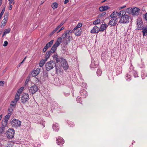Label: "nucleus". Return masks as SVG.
Here are the masks:
<instances>
[{"mask_svg": "<svg viewBox=\"0 0 147 147\" xmlns=\"http://www.w3.org/2000/svg\"><path fill=\"white\" fill-rule=\"evenodd\" d=\"M73 31L67 30L65 31L64 33L62 35L61 37L63 39L64 43L67 45L70 42V36L68 35L70 33H71Z\"/></svg>", "mask_w": 147, "mask_h": 147, "instance_id": "nucleus-1", "label": "nucleus"}, {"mask_svg": "<svg viewBox=\"0 0 147 147\" xmlns=\"http://www.w3.org/2000/svg\"><path fill=\"white\" fill-rule=\"evenodd\" d=\"M119 21L118 23L121 24H126L128 23L131 20V17L128 15H125L121 17H119Z\"/></svg>", "mask_w": 147, "mask_h": 147, "instance_id": "nucleus-2", "label": "nucleus"}, {"mask_svg": "<svg viewBox=\"0 0 147 147\" xmlns=\"http://www.w3.org/2000/svg\"><path fill=\"white\" fill-rule=\"evenodd\" d=\"M55 63L53 61H51L47 62L45 65L46 70L49 71L52 69L55 66Z\"/></svg>", "mask_w": 147, "mask_h": 147, "instance_id": "nucleus-3", "label": "nucleus"}, {"mask_svg": "<svg viewBox=\"0 0 147 147\" xmlns=\"http://www.w3.org/2000/svg\"><path fill=\"white\" fill-rule=\"evenodd\" d=\"M62 37H59L57 39L56 42L54 44L52 47L51 48V50L53 52H55L58 46H59L60 43L62 42Z\"/></svg>", "mask_w": 147, "mask_h": 147, "instance_id": "nucleus-4", "label": "nucleus"}, {"mask_svg": "<svg viewBox=\"0 0 147 147\" xmlns=\"http://www.w3.org/2000/svg\"><path fill=\"white\" fill-rule=\"evenodd\" d=\"M137 28L136 30H141L143 27H144L142 20L141 18H138L137 21Z\"/></svg>", "mask_w": 147, "mask_h": 147, "instance_id": "nucleus-5", "label": "nucleus"}, {"mask_svg": "<svg viewBox=\"0 0 147 147\" xmlns=\"http://www.w3.org/2000/svg\"><path fill=\"white\" fill-rule=\"evenodd\" d=\"M30 99L29 95L28 93H24L22 94L21 98V101L23 104H25Z\"/></svg>", "mask_w": 147, "mask_h": 147, "instance_id": "nucleus-6", "label": "nucleus"}, {"mask_svg": "<svg viewBox=\"0 0 147 147\" xmlns=\"http://www.w3.org/2000/svg\"><path fill=\"white\" fill-rule=\"evenodd\" d=\"M15 131L13 129H9L6 134L7 138L9 139H11L14 137Z\"/></svg>", "mask_w": 147, "mask_h": 147, "instance_id": "nucleus-7", "label": "nucleus"}, {"mask_svg": "<svg viewBox=\"0 0 147 147\" xmlns=\"http://www.w3.org/2000/svg\"><path fill=\"white\" fill-rule=\"evenodd\" d=\"M11 124L13 127L17 128L20 126L21 122L18 120L14 119L11 122Z\"/></svg>", "mask_w": 147, "mask_h": 147, "instance_id": "nucleus-8", "label": "nucleus"}, {"mask_svg": "<svg viewBox=\"0 0 147 147\" xmlns=\"http://www.w3.org/2000/svg\"><path fill=\"white\" fill-rule=\"evenodd\" d=\"M38 88L35 85L30 87L28 89L29 92L32 95L34 94L38 90Z\"/></svg>", "mask_w": 147, "mask_h": 147, "instance_id": "nucleus-9", "label": "nucleus"}, {"mask_svg": "<svg viewBox=\"0 0 147 147\" xmlns=\"http://www.w3.org/2000/svg\"><path fill=\"white\" fill-rule=\"evenodd\" d=\"M8 15L9 14L8 13H5L4 16V18L2 21L1 25V28H3L5 25L6 24L7 22Z\"/></svg>", "mask_w": 147, "mask_h": 147, "instance_id": "nucleus-10", "label": "nucleus"}, {"mask_svg": "<svg viewBox=\"0 0 147 147\" xmlns=\"http://www.w3.org/2000/svg\"><path fill=\"white\" fill-rule=\"evenodd\" d=\"M61 64L64 69L66 70L69 68V66L66 60L63 58L61 59Z\"/></svg>", "mask_w": 147, "mask_h": 147, "instance_id": "nucleus-11", "label": "nucleus"}, {"mask_svg": "<svg viewBox=\"0 0 147 147\" xmlns=\"http://www.w3.org/2000/svg\"><path fill=\"white\" fill-rule=\"evenodd\" d=\"M140 9L136 7H134L131 10V14L132 16H137L140 13Z\"/></svg>", "mask_w": 147, "mask_h": 147, "instance_id": "nucleus-12", "label": "nucleus"}, {"mask_svg": "<svg viewBox=\"0 0 147 147\" xmlns=\"http://www.w3.org/2000/svg\"><path fill=\"white\" fill-rule=\"evenodd\" d=\"M118 22V18H111L109 21V25H111L113 26H115Z\"/></svg>", "mask_w": 147, "mask_h": 147, "instance_id": "nucleus-13", "label": "nucleus"}, {"mask_svg": "<svg viewBox=\"0 0 147 147\" xmlns=\"http://www.w3.org/2000/svg\"><path fill=\"white\" fill-rule=\"evenodd\" d=\"M40 70V68H37L36 69L34 70L31 73L33 77H36L39 74Z\"/></svg>", "mask_w": 147, "mask_h": 147, "instance_id": "nucleus-14", "label": "nucleus"}, {"mask_svg": "<svg viewBox=\"0 0 147 147\" xmlns=\"http://www.w3.org/2000/svg\"><path fill=\"white\" fill-rule=\"evenodd\" d=\"M52 57L53 59L56 61L57 63H58L59 62L61 63V59L63 58H59L57 54L53 55Z\"/></svg>", "mask_w": 147, "mask_h": 147, "instance_id": "nucleus-15", "label": "nucleus"}, {"mask_svg": "<svg viewBox=\"0 0 147 147\" xmlns=\"http://www.w3.org/2000/svg\"><path fill=\"white\" fill-rule=\"evenodd\" d=\"M56 141L57 144L59 145L63 144L64 142V140L62 139V138L60 137H58Z\"/></svg>", "mask_w": 147, "mask_h": 147, "instance_id": "nucleus-16", "label": "nucleus"}, {"mask_svg": "<svg viewBox=\"0 0 147 147\" xmlns=\"http://www.w3.org/2000/svg\"><path fill=\"white\" fill-rule=\"evenodd\" d=\"M55 52H53L51 50H51L50 51H47L45 55V59L46 60H47V59L49 58V57L51 55L52 53H54Z\"/></svg>", "mask_w": 147, "mask_h": 147, "instance_id": "nucleus-17", "label": "nucleus"}, {"mask_svg": "<svg viewBox=\"0 0 147 147\" xmlns=\"http://www.w3.org/2000/svg\"><path fill=\"white\" fill-rule=\"evenodd\" d=\"M99 28H98L96 26H95L93 28L92 30H91L90 32L91 33H96L98 32L99 30Z\"/></svg>", "mask_w": 147, "mask_h": 147, "instance_id": "nucleus-18", "label": "nucleus"}, {"mask_svg": "<svg viewBox=\"0 0 147 147\" xmlns=\"http://www.w3.org/2000/svg\"><path fill=\"white\" fill-rule=\"evenodd\" d=\"M107 26L108 25L107 24H102L100 28H99V31H103L106 29Z\"/></svg>", "mask_w": 147, "mask_h": 147, "instance_id": "nucleus-19", "label": "nucleus"}, {"mask_svg": "<svg viewBox=\"0 0 147 147\" xmlns=\"http://www.w3.org/2000/svg\"><path fill=\"white\" fill-rule=\"evenodd\" d=\"M117 16H118V12L114 11L111 13L110 15V17L111 18H117Z\"/></svg>", "mask_w": 147, "mask_h": 147, "instance_id": "nucleus-20", "label": "nucleus"}, {"mask_svg": "<svg viewBox=\"0 0 147 147\" xmlns=\"http://www.w3.org/2000/svg\"><path fill=\"white\" fill-rule=\"evenodd\" d=\"M142 32L143 36L147 35V26H145L143 27L142 30Z\"/></svg>", "mask_w": 147, "mask_h": 147, "instance_id": "nucleus-21", "label": "nucleus"}, {"mask_svg": "<svg viewBox=\"0 0 147 147\" xmlns=\"http://www.w3.org/2000/svg\"><path fill=\"white\" fill-rule=\"evenodd\" d=\"M118 16H119L120 17H121L125 15H127L126 14L125 11L124 10H121L118 12Z\"/></svg>", "mask_w": 147, "mask_h": 147, "instance_id": "nucleus-22", "label": "nucleus"}, {"mask_svg": "<svg viewBox=\"0 0 147 147\" xmlns=\"http://www.w3.org/2000/svg\"><path fill=\"white\" fill-rule=\"evenodd\" d=\"M53 128L54 130L57 131L59 130L58 124L57 123H54L53 124Z\"/></svg>", "mask_w": 147, "mask_h": 147, "instance_id": "nucleus-23", "label": "nucleus"}, {"mask_svg": "<svg viewBox=\"0 0 147 147\" xmlns=\"http://www.w3.org/2000/svg\"><path fill=\"white\" fill-rule=\"evenodd\" d=\"M55 69H56V73L57 74H58L59 73L61 72V68L60 66H57L55 65Z\"/></svg>", "mask_w": 147, "mask_h": 147, "instance_id": "nucleus-24", "label": "nucleus"}, {"mask_svg": "<svg viewBox=\"0 0 147 147\" xmlns=\"http://www.w3.org/2000/svg\"><path fill=\"white\" fill-rule=\"evenodd\" d=\"M98 67V64H96L95 62H92L90 65L91 68H96Z\"/></svg>", "mask_w": 147, "mask_h": 147, "instance_id": "nucleus-25", "label": "nucleus"}, {"mask_svg": "<svg viewBox=\"0 0 147 147\" xmlns=\"http://www.w3.org/2000/svg\"><path fill=\"white\" fill-rule=\"evenodd\" d=\"M47 61V60H46V59H42L41 60L40 62L39 66L40 67H42Z\"/></svg>", "mask_w": 147, "mask_h": 147, "instance_id": "nucleus-26", "label": "nucleus"}, {"mask_svg": "<svg viewBox=\"0 0 147 147\" xmlns=\"http://www.w3.org/2000/svg\"><path fill=\"white\" fill-rule=\"evenodd\" d=\"M20 94L19 93H17L15 95L14 100L17 101H18L20 99Z\"/></svg>", "mask_w": 147, "mask_h": 147, "instance_id": "nucleus-27", "label": "nucleus"}, {"mask_svg": "<svg viewBox=\"0 0 147 147\" xmlns=\"http://www.w3.org/2000/svg\"><path fill=\"white\" fill-rule=\"evenodd\" d=\"M51 7L53 9L57 8L58 7L57 3L56 2L53 3Z\"/></svg>", "mask_w": 147, "mask_h": 147, "instance_id": "nucleus-28", "label": "nucleus"}, {"mask_svg": "<svg viewBox=\"0 0 147 147\" xmlns=\"http://www.w3.org/2000/svg\"><path fill=\"white\" fill-rule=\"evenodd\" d=\"M147 74L144 71H142V78L143 79H144L147 76Z\"/></svg>", "mask_w": 147, "mask_h": 147, "instance_id": "nucleus-29", "label": "nucleus"}, {"mask_svg": "<svg viewBox=\"0 0 147 147\" xmlns=\"http://www.w3.org/2000/svg\"><path fill=\"white\" fill-rule=\"evenodd\" d=\"M17 102V101L14 100H13L10 103V105L12 107H14L16 106Z\"/></svg>", "mask_w": 147, "mask_h": 147, "instance_id": "nucleus-30", "label": "nucleus"}, {"mask_svg": "<svg viewBox=\"0 0 147 147\" xmlns=\"http://www.w3.org/2000/svg\"><path fill=\"white\" fill-rule=\"evenodd\" d=\"M13 109V108L12 107H10L8 109V114L11 115Z\"/></svg>", "mask_w": 147, "mask_h": 147, "instance_id": "nucleus-31", "label": "nucleus"}, {"mask_svg": "<svg viewBox=\"0 0 147 147\" xmlns=\"http://www.w3.org/2000/svg\"><path fill=\"white\" fill-rule=\"evenodd\" d=\"M132 8L130 7L127 8L126 10V12L127 13L130 14H131V10H132Z\"/></svg>", "mask_w": 147, "mask_h": 147, "instance_id": "nucleus-32", "label": "nucleus"}, {"mask_svg": "<svg viewBox=\"0 0 147 147\" xmlns=\"http://www.w3.org/2000/svg\"><path fill=\"white\" fill-rule=\"evenodd\" d=\"M100 22V19H98L94 21L93 22V24L94 25L98 24H99Z\"/></svg>", "mask_w": 147, "mask_h": 147, "instance_id": "nucleus-33", "label": "nucleus"}, {"mask_svg": "<svg viewBox=\"0 0 147 147\" xmlns=\"http://www.w3.org/2000/svg\"><path fill=\"white\" fill-rule=\"evenodd\" d=\"M10 115H6L5 117L3 122H6L8 121V120L9 117Z\"/></svg>", "mask_w": 147, "mask_h": 147, "instance_id": "nucleus-34", "label": "nucleus"}, {"mask_svg": "<svg viewBox=\"0 0 147 147\" xmlns=\"http://www.w3.org/2000/svg\"><path fill=\"white\" fill-rule=\"evenodd\" d=\"M59 29V27L57 26V27L55 29H54L51 32V34L52 35L55 32H56L57 31V32L58 31V30Z\"/></svg>", "mask_w": 147, "mask_h": 147, "instance_id": "nucleus-35", "label": "nucleus"}, {"mask_svg": "<svg viewBox=\"0 0 147 147\" xmlns=\"http://www.w3.org/2000/svg\"><path fill=\"white\" fill-rule=\"evenodd\" d=\"M53 42V40H51L46 45L49 47H51V45H52Z\"/></svg>", "mask_w": 147, "mask_h": 147, "instance_id": "nucleus-36", "label": "nucleus"}, {"mask_svg": "<svg viewBox=\"0 0 147 147\" xmlns=\"http://www.w3.org/2000/svg\"><path fill=\"white\" fill-rule=\"evenodd\" d=\"M11 31V29L9 28H8V29H6L5 30L4 32L6 34L9 33Z\"/></svg>", "mask_w": 147, "mask_h": 147, "instance_id": "nucleus-37", "label": "nucleus"}, {"mask_svg": "<svg viewBox=\"0 0 147 147\" xmlns=\"http://www.w3.org/2000/svg\"><path fill=\"white\" fill-rule=\"evenodd\" d=\"M102 71L100 69H98L97 71V74L98 76H100L101 75Z\"/></svg>", "mask_w": 147, "mask_h": 147, "instance_id": "nucleus-38", "label": "nucleus"}, {"mask_svg": "<svg viewBox=\"0 0 147 147\" xmlns=\"http://www.w3.org/2000/svg\"><path fill=\"white\" fill-rule=\"evenodd\" d=\"M30 80V77L29 76H28L27 78L26 81L25 82V85H27L28 83V82Z\"/></svg>", "mask_w": 147, "mask_h": 147, "instance_id": "nucleus-39", "label": "nucleus"}, {"mask_svg": "<svg viewBox=\"0 0 147 147\" xmlns=\"http://www.w3.org/2000/svg\"><path fill=\"white\" fill-rule=\"evenodd\" d=\"M24 88L23 87H21L20 89H19L18 91V92L17 93H19L20 94L22 92V91Z\"/></svg>", "mask_w": 147, "mask_h": 147, "instance_id": "nucleus-40", "label": "nucleus"}, {"mask_svg": "<svg viewBox=\"0 0 147 147\" xmlns=\"http://www.w3.org/2000/svg\"><path fill=\"white\" fill-rule=\"evenodd\" d=\"M65 22L64 21H62L57 26L59 27V28L64 24Z\"/></svg>", "mask_w": 147, "mask_h": 147, "instance_id": "nucleus-41", "label": "nucleus"}, {"mask_svg": "<svg viewBox=\"0 0 147 147\" xmlns=\"http://www.w3.org/2000/svg\"><path fill=\"white\" fill-rule=\"evenodd\" d=\"M48 48H49V47L47 45H46L45 46L43 49V52H45V51H46Z\"/></svg>", "mask_w": 147, "mask_h": 147, "instance_id": "nucleus-42", "label": "nucleus"}, {"mask_svg": "<svg viewBox=\"0 0 147 147\" xmlns=\"http://www.w3.org/2000/svg\"><path fill=\"white\" fill-rule=\"evenodd\" d=\"M4 120L2 121V125L3 127H5L7 125V122L6 121V122H3Z\"/></svg>", "mask_w": 147, "mask_h": 147, "instance_id": "nucleus-43", "label": "nucleus"}, {"mask_svg": "<svg viewBox=\"0 0 147 147\" xmlns=\"http://www.w3.org/2000/svg\"><path fill=\"white\" fill-rule=\"evenodd\" d=\"M104 10L105 11L109 9L110 7L108 6H102Z\"/></svg>", "mask_w": 147, "mask_h": 147, "instance_id": "nucleus-44", "label": "nucleus"}, {"mask_svg": "<svg viewBox=\"0 0 147 147\" xmlns=\"http://www.w3.org/2000/svg\"><path fill=\"white\" fill-rule=\"evenodd\" d=\"M5 127H0V132L2 133L4 130Z\"/></svg>", "mask_w": 147, "mask_h": 147, "instance_id": "nucleus-45", "label": "nucleus"}, {"mask_svg": "<svg viewBox=\"0 0 147 147\" xmlns=\"http://www.w3.org/2000/svg\"><path fill=\"white\" fill-rule=\"evenodd\" d=\"M14 0H9V4L11 5L12 4H14L15 3V2L14 1Z\"/></svg>", "mask_w": 147, "mask_h": 147, "instance_id": "nucleus-46", "label": "nucleus"}, {"mask_svg": "<svg viewBox=\"0 0 147 147\" xmlns=\"http://www.w3.org/2000/svg\"><path fill=\"white\" fill-rule=\"evenodd\" d=\"M77 100L78 101V102H81L82 101V99L80 97H78L77 98Z\"/></svg>", "mask_w": 147, "mask_h": 147, "instance_id": "nucleus-47", "label": "nucleus"}, {"mask_svg": "<svg viewBox=\"0 0 147 147\" xmlns=\"http://www.w3.org/2000/svg\"><path fill=\"white\" fill-rule=\"evenodd\" d=\"M65 28V27L64 26H62L60 28H59L58 30V31L57 33H59L62 30H63Z\"/></svg>", "mask_w": 147, "mask_h": 147, "instance_id": "nucleus-48", "label": "nucleus"}, {"mask_svg": "<svg viewBox=\"0 0 147 147\" xmlns=\"http://www.w3.org/2000/svg\"><path fill=\"white\" fill-rule=\"evenodd\" d=\"M134 76L135 78L138 77L137 73L136 71H134Z\"/></svg>", "mask_w": 147, "mask_h": 147, "instance_id": "nucleus-49", "label": "nucleus"}, {"mask_svg": "<svg viewBox=\"0 0 147 147\" xmlns=\"http://www.w3.org/2000/svg\"><path fill=\"white\" fill-rule=\"evenodd\" d=\"M8 44V42L7 41H5L4 42L3 46L4 47H6L7 45Z\"/></svg>", "mask_w": 147, "mask_h": 147, "instance_id": "nucleus-50", "label": "nucleus"}, {"mask_svg": "<svg viewBox=\"0 0 147 147\" xmlns=\"http://www.w3.org/2000/svg\"><path fill=\"white\" fill-rule=\"evenodd\" d=\"M82 26V24L81 23H79L78 24L77 26L78 28H79L81 27Z\"/></svg>", "mask_w": 147, "mask_h": 147, "instance_id": "nucleus-51", "label": "nucleus"}, {"mask_svg": "<svg viewBox=\"0 0 147 147\" xmlns=\"http://www.w3.org/2000/svg\"><path fill=\"white\" fill-rule=\"evenodd\" d=\"M99 9L100 11H104V9H103V7L102 6L100 7H99Z\"/></svg>", "mask_w": 147, "mask_h": 147, "instance_id": "nucleus-52", "label": "nucleus"}, {"mask_svg": "<svg viewBox=\"0 0 147 147\" xmlns=\"http://www.w3.org/2000/svg\"><path fill=\"white\" fill-rule=\"evenodd\" d=\"M4 84V81H0V86H3Z\"/></svg>", "mask_w": 147, "mask_h": 147, "instance_id": "nucleus-53", "label": "nucleus"}, {"mask_svg": "<svg viewBox=\"0 0 147 147\" xmlns=\"http://www.w3.org/2000/svg\"><path fill=\"white\" fill-rule=\"evenodd\" d=\"M83 93V94H87L86 92V91L85 90H83L82 92V94H81L82 95V96H83V95H82V94Z\"/></svg>", "mask_w": 147, "mask_h": 147, "instance_id": "nucleus-54", "label": "nucleus"}, {"mask_svg": "<svg viewBox=\"0 0 147 147\" xmlns=\"http://www.w3.org/2000/svg\"><path fill=\"white\" fill-rule=\"evenodd\" d=\"M24 61V60H23L21 63H20V64H19V65H18V67H20V66L21 65V64H22L23 63Z\"/></svg>", "mask_w": 147, "mask_h": 147, "instance_id": "nucleus-55", "label": "nucleus"}, {"mask_svg": "<svg viewBox=\"0 0 147 147\" xmlns=\"http://www.w3.org/2000/svg\"><path fill=\"white\" fill-rule=\"evenodd\" d=\"M9 5V10H11L12 8V5H11V4Z\"/></svg>", "mask_w": 147, "mask_h": 147, "instance_id": "nucleus-56", "label": "nucleus"}, {"mask_svg": "<svg viewBox=\"0 0 147 147\" xmlns=\"http://www.w3.org/2000/svg\"><path fill=\"white\" fill-rule=\"evenodd\" d=\"M69 2V0H65L64 1V4H65Z\"/></svg>", "mask_w": 147, "mask_h": 147, "instance_id": "nucleus-57", "label": "nucleus"}, {"mask_svg": "<svg viewBox=\"0 0 147 147\" xmlns=\"http://www.w3.org/2000/svg\"><path fill=\"white\" fill-rule=\"evenodd\" d=\"M78 28V27H77V26L75 27L74 28V29L73 30H72L73 31H74L75 30H76Z\"/></svg>", "mask_w": 147, "mask_h": 147, "instance_id": "nucleus-58", "label": "nucleus"}, {"mask_svg": "<svg viewBox=\"0 0 147 147\" xmlns=\"http://www.w3.org/2000/svg\"><path fill=\"white\" fill-rule=\"evenodd\" d=\"M143 18H144L147 21V16L146 15L145 16H143Z\"/></svg>", "mask_w": 147, "mask_h": 147, "instance_id": "nucleus-59", "label": "nucleus"}, {"mask_svg": "<svg viewBox=\"0 0 147 147\" xmlns=\"http://www.w3.org/2000/svg\"><path fill=\"white\" fill-rule=\"evenodd\" d=\"M125 7H126V5H124V6H123L121 7H120V9H123L124 8H125Z\"/></svg>", "mask_w": 147, "mask_h": 147, "instance_id": "nucleus-60", "label": "nucleus"}, {"mask_svg": "<svg viewBox=\"0 0 147 147\" xmlns=\"http://www.w3.org/2000/svg\"><path fill=\"white\" fill-rule=\"evenodd\" d=\"M106 13L105 12H102V14H101V15L102 16H104V15H105V14Z\"/></svg>", "mask_w": 147, "mask_h": 147, "instance_id": "nucleus-61", "label": "nucleus"}, {"mask_svg": "<svg viewBox=\"0 0 147 147\" xmlns=\"http://www.w3.org/2000/svg\"><path fill=\"white\" fill-rule=\"evenodd\" d=\"M2 0H0V6L1 5L2 3Z\"/></svg>", "mask_w": 147, "mask_h": 147, "instance_id": "nucleus-62", "label": "nucleus"}, {"mask_svg": "<svg viewBox=\"0 0 147 147\" xmlns=\"http://www.w3.org/2000/svg\"><path fill=\"white\" fill-rule=\"evenodd\" d=\"M75 34L77 36L80 35V34L79 33H75Z\"/></svg>", "mask_w": 147, "mask_h": 147, "instance_id": "nucleus-63", "label": "nucleus"}, {"mask_svg": "<svg viewBox=\"0 0 147 147\" xmlns=\"http://www.w3.org/2000/svg\"><path fill=\"white\" fill-rule=\"evenodd\" d=\"M146 16H147V12L145 14L143 15V16H146Z\"/></svg>", "mask_w": 147, "mask_h": 147, "instance_id": "nucleus-64", "label": "nucleus"}]
</instances>
